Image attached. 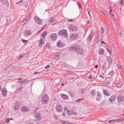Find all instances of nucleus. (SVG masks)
Returning <instances> with one entry per match:
<instances>
[{
  "mask_svg": "<svg viewBox=\"0 0 124 124\" xmlns=\"http://www.w3.org/2000/svg\"><path fill=\"white\" fill-rule=\"evenodd\" d=\"M69 50L72 52L75 51L79 54H82L84 53V49L81 47H70Z\"/></svg>",
  "mask_w": 124,
  "mask_h": 124,
  "instance_id": "1",
  "label": "nucleus"
},
{
  "mask_svg": "<svg viewBox=\"0 0 124 124\" xmlns=\"http://www.w3.org/2000/svg\"><path fill=\"white\" fill-rule=\"evenodd\" d=\"M49 97L48 95L46 94H44L42 97L41 101L42 104H45L48 102Z\"/></svg>",
  "mask_w": 124,
  "mask_h": 124,
  "instance_id": "2",
  "label": "nucleus"
},
{
  "mask_svg": "<svg viewBox=\"0 0 124 124\" xmlns=\"http://www.w3.org/2000/svg\"><path fill=\"white\" fill-rule=\"evenodd\" d=\"M68 31L70 32H76L77 31L78 29L77 27L72 24L69 25L68 27Z\"/></svg>",
  "mask_w": 124,
  "mask_h": 124,
  "instance_id": "3",
  "label": "nucleus"
},
{
  "mask_svg": "<svg viewBox=\"0 0 124 124\" xmlns=\"http://www.w3.org/2000/svg\"><path fill=\"white\" fill-rule=\"evenodd\" d=\"M58 33L59 35L63 36L66 38H67L68 33L66 30L63 29L60 31H59Z\"/></svg>",
  "mask_w": 124,
  "mask_h": 124,
  "instance_id": "4",
  "label": "nucleus"
},
{
  "mask_svg": "<svg viewBox=\"0 0 124 124\" xmlns=\"http://www.w3.org/2000/svg\"><path fill=\"white\" fill-rule=\"evenodd\" d=\"M78 36V33L72 34L70 35V37L71 39L72 40H75L77 39Z\"/></svg>",
  "mask_w": 124,
  "mask_h": 124,
  "instance_id": "5",
  "label": "nucleus"
},
{
  "mask_svg": "<svg viewBox=\"0 0 124 124\" xmlns=\"http://www.w3.org/2000/svg\"><path fill=\"white\" fill-rule=\"evenodd\" d=\"M62 106L59 104H57L55 108V109L58 112H61L63 111Z\"/></svg>",
  "mask_w": 124,
  "mask_h": 124,
  "instance_id": "6",
  "label": "nucleus"
},
{
  "mask_svg": "<svg viewBox=\"0 0 124 124\" xmlns=\"http://www.w3.org/2000/svg\"><path fill=\"white\" fill-rule=\"evenodd\" d=\"M23 33L24 36H31L32 34L30 30H24L23 32Z\"/></svg>",
  "mask_w": 124,
  "mask_h": 124,
  "instance_id": "7",
  "label": "nucleus"
},
{
  "mask_svg": "<svg viewBox=\"0 0 124 124\" xmlns=\"http://www.w3.org/2000/svg\"><path fill=\"white\" fill-rule=\"evenodd\" d=\"M34 19L37 24L40 25L42 24V21L37 16H35Z\"/></svg>",
  "mask_w": 124,
  "mask_h": 124,
  "instance_id": "8",
  "label": "nucleus"
},
{
  "mask_svg": "<svg viewBox=\"0 0 124 124\" xmlns=\"http://www.w3.org/2000/svg\"><path fill=\"white\" fill-rule=\"evenodd\" d=\"M15 106L14 107V110L16 111L18 110L20 107V105L19 102H16L15 104Z\"/></svg>",
  "mask_w": 124,
  "mask_h": 124,
  "instance_id": "9",
  "label": "nucleus"
},
{
  "mask_svg": "<svg viewBox=\"0 0 124 124\" xmlns=\"http://www.w3.org/2000/svg\"><path fill=\"white\" fill-rule=\"evenodd\" d=\"M116 96L115 95H112L109 98V102L110 103L113 102L116 100Z\"/></svg>",
  "mask_w": 124,
  "mask_h": 124,
  "instance_id": "10",
  "label": "nucleus"
},
{
  "mask_svg": "<svg viewBox=\"0 0 124 124\" xmlns=\"http://www.w3.org/2000/svg\"><path fill=\"white\" fill-rule=\"evenodd\" d=\"M51 39L53 41L57 39V35L55 33H53L51 34Z\"/></svg>",
  "mask_w": 124,
  "mask_h": 124,
  "instance_id": "11",
  "label": "nucleus"
},
{
  "mask_svg": "<svg viewBox=\"0 0 124 124\" xmlns=\"http://www.w3.org/2000/svg\"><path fill=\"white\" fill-rule=\"evenodd\" d=\"M29 110V108L25 106L22 107L21 108V111L23 112H27Z\"/></svg>",
  "mask_w": 124,
  "mask_h": 124,
  "instance_id": "12",
  "label": "nucleus"
},
{
  "mask_svg": "<svg viewBox=\"0 0 124 124\" xmlns=\"http://www.w3.org/2000/svg\"><path fill=\"white\" fill-rule=\"evenodd\" d=\"M34 114L36 116L35 117V118L37 120H39L40 119L39 117L40 114L39 112L35 111L34 112Z\"/></svg>",
  "mask_w": 124,
  "mask_h": 124,
  "instance_id": "13",
  "label": "nucleus"
},
{
  "mask_svg": "<svg viewBox=\"0 0 124 124\" xmlns=\"http://www.w3.org/2000/svg\"><path fill=\"white\" fill-rule=\"evenodd\" d=\"M1 93L2 95L4 97L6 96L7 95V90L5 88H3L2 89Z\"/></svg>",
  "mask_w": 124,
  "mask_h": 124,
  "instance_id": "14",
  "label": "nucleus"
},
{
  "mask_svg": "<svg viewBox=\"0 0 124 124\" xmlns=\"http://www.w3.org/2000/svg\"><path fill=\"white\" fill-rule=\"evenodd\" d=\"M61 95L64 100H66L68 99V96L65 94H61Z\"/></svg>",
  "mask_w": 124,
  "mask_h": 124,
  "instance_id": "15",
  "label": "nucleus"
},
{
  "mask_svg": "<svg viewBox=\"0 0 124 124\" xmlns=\"http://www.w3.org/2000/svg\"><path fill=\"white\" fill-rule=\"evenodd\" d=\"M57 45L58 46H64L65 45L60 40H59L57 42Z\"/></svg>",
  "mask_w": 124,
  "mask_h": 124,
  "instance_id": "16",
  "label": "nucleus"
},
{
  "mask_svg": "<svg viewBox=\"0 0 124 124\" xmlns=\"http://www.w3.org/2000/svg\"><path fill=\"white\" fill-rule=\"evenodd\" d=\"M73 114V111L72 110H68L67 113V115L68 116H70Z\"/></svg>",
  "mask_w": 124,
  "mask_h": 124,
  "instance_id": "17",
  "label": "nucleus"
},
{
  "mask_svg": "<svg viewBox=\"0 0 124 124\" xmlns=\"http://www.w3.org/2000/svg\"><path fill=\"white\" fill-rule=\"evenodd\" d=\"M103 93L105 95L107 96H109V93L108 92L107 90L106 89L103 90Z\"/></svg>",
  "mask_w": 124,
  "mask_h": 124,
  "instance_id": "18",
  "label": "nucleus"
},
{
  "mask_svg": "<svg viewBox=\"0 0 124 124\" xmlns=\"http://www.w3.org/2000/svg\"><path fill=\"white\" fill-rule=\"evenodd\" d=\"M107 58L108 60V62L109 64H111L112 63V60L108 56L107 57Z\"/></svg>",
  "mask_w": 124,
  "mask_h": 124,
  "instance_id": "19",
  "label": "nucleus"
},
{
  "mask_svg": "<svg viewBox=\"0 0 124 124\" xmlns=\"http://www.w3.org/2000/svg\"><path fill=\"white\" fill-rule=\"evenodd\" d=\"M23 84H26L29 82V81L27 79H22Z\"/></svg>",
  "mask_w": 124,
  "mask_h": 124,
  "instance_id": "20",
  "label": "nucleus"
},
{
  "mask_svg": "<svg viewBox=\"0 0 124 124\" xmlns=\"http://www.w3.org/2000/svg\"><path fill=\"white\" fill-rule=\"evenodd\" d=\"M100 36L99 34H98V36H97V41H96V43L97 44L99 43L100 41H101V39L100 38Z\"/></svg>",
  "mask_w": 124,
  "mask_h": 124,
  "instance_id": "21",
  "label": "nucleus"
},
{
  "mask_svg": "<svg viewBox=\"0 0 124 124\" xmlns=\"http://www.w3.org/2000/svg\"><path fill=\"white\" fill-rule=\"evenodd\" d=\"M117 99L118 102H121L123 100L122 98L120 97H118Z\"/></svg>",
  "mask_w": 124,
  "mask_h": 124,
  "instance_id": "22",
  "label": "nucleus"
},
{
  "mask_svg": "<svg viewBox=\"0 0 124 124\" xmlns=\"http://www.w3.org/2000/svg\"><path fill=\"white\" fill-rule=\"evenodd\" d=\"M43 39H42L40 40V42H39V46H43Z\"/></svg>",
  "mask_w": 124,
  "mask_h": 124,
  "instance_id": "23",
  "label": "nucleus"
},
{
  "mask_svg": "<svg viewBox=\"0 0 124 124\" xmlns=\"http://www.w3.org/2000/svg\"><path fill=\"white\" fill-rule=\"evenodd\" d=\"M31 18V16L30 15L28 16L26 18L25 20H24L26 22H28L29 20V19Z\"/></svg>",
  "mask_w": 124,
  "mask_h": 124,
  "instance_id": "24",
  "label": "nucleus"
},
{
  "mask_svg": "<svg viewBox=\"0 0 124 124\" xmlns=\"http://www.w3.org/2000/svg\"><path fill=\"white\" fill-rule=\"evenodd\" d=\"M18 82L20 84H23L22 79L20 78L18 79Z\"/></svg>",
  "mask_w": 124,
  "mask_h": 124,
  "instance_id": "25",
  "label": "nucleus"
},
{
  "mask_svg": "<svg viewBox=\"0 0 124 124\" xmlns=\"http://www.w3.org/2000/svg\"><path fill=\"white\" fill-rule=\"evenodd\" d=\"M104 31V29L102 27H101L100 30V32L103 33Z\"/></svg>",
  "mask_w": 124,
  "mask_h": 124,
  "instance_id": "26",
  "label": "nucleus"
},
{
  "mask_svg": "<svg viewBox=\"0 0 124 124\" xmlns=\"http://www.w3.org/2000/svg\"><path fill=\"white\" fill-rule=\"evenodd\" d=\"M97 94L98 96L99 97H102L101 93L99 92H97Z\"/></svg>",
  "mask_w": 124,
  "mask_h": 124,
  "instance_id": "27",
  "label": "nucleus"
},
{
  "mask_svg": "<svg viewBox=\"0 0 124 124\" xmlns=\"http://www.w3.org/2000/svg\"><path fill=\"white\" fill-rule=\"evenodd\" d=\"M100 54L101 55H103L104 54V50L103 49H101V51L100 52Z\"/></svg>",
  "mask_w": 124,
  "mask_h": 124,
  "instance_id": "28",
  "label": "nucleus"
},
{
  "mask_svg": "<svg viewBox=\"0 0 124 124\" xmlns=\"http://www.w3.org/2000/svg\"><path fill=\"white\" fill-rule=\"evenodd\" d=\"M60 59V57L59 55L56 54L54 57V59L56 60H58Z\"/></svg>",
  "mask_w": 124,
  "mask_h": 124,
  "instance_id": "29",
  "label": "nucleus"
},
{
  "mask_svg": "<svg viewBox=\"0 0 124 124\" xmlns=\"http://www.w3.org/2000/svg\"><path fill=\"white\" fill-rule=\"evenodd\" d=\"M122 85L121 84L118 83L116 85V86L117 87H121Z\"/></svg>",
  "mask_w": 124,
  "mask_h": 124,
  "instance_id": "30",
  "label": "nucleus"
},
{
  "mask_svg": "<svg viewBox=\"0 0 124 124\" xmlns=\"http://www.w3.org/2000/svg\"><path fill=\"white\" fill-rule=\"evenodd\" d=\"M118 120L119 123L121 122L124 121V118H120L119 119H118Z\"/></svg>",
  "mask_w": 124,
  "mask_h": 124,
  "instance_id": "31",
  "label": "nucleus"
},
{
  "mask_svg": "<svg viewBox=\"0 0 124 124\" xmlns=\"http://www.w3.org/2000/svg\"><path fill=\"white\" fill-rule=\"evenodd\" d=\"M95 93V92L94 90H92L91 92V94L92 95H94Z\"/></svg>",
  "mask_w": 124,
  "mask_h": 124,
  "instance_id": "32",
  "label": "nucleus"
},
{
  "mask_svg": "<svg viewBox=\"0 0 124 124\" xmlns=\"http://www.w3.org/2000/svg\"><path fill=\"white\" fill-rule=\"evenodd\" d=\"M93 33L92 32H91L90 35V41H91V40L92 39L93 35Z\"/></svg>",
  "mask_w": 124,
  "mask_h": 124,
  "instance_id": "33",
  "label": "nucleus"
},
{
  "mask_svg": "<svg viewBox=\"0 0 124 124\" xmlns=\"http://www.w3.org/2000/svg\"><path fill=\"white\" fill-rule=\"evenodd\" d=\"M69 93L71 97H73L74 96V94L71 91H70Z\"/></svg>",
  "mask_w": 124,
  "mask_h": 124,
  "instance_id": "34",
  "label": "nucleus"
},
{
  "mask_svg": "<svg viewBox=\"0 0 124 124\" xmlns=\"http://www.w3.org/2000/svg\"><path fill=\"white\" fill-rule=\"evenodd\" d=\"M47 33V32L46 31H45L43 32L42 35H41V36L42 37H43L44 36H45L46 34Z\"/></svg>",
  "mask_w": 124,
  "mask_h": 124,
  "instance_id": "35",
  "label": "nucleus"
},
{
  "mask_svg": "<svg viewBox=\"0 0 124 124\" xmlns=\"http://www.w3.org/2000/svg\"><path fill=\"white\" fill-rule=\"evenodd\" d=\"M114 73V71L113 70H111L110 72H109L108 73V74L109 75H113Z\"/></svg>",
  "mask_w": 124,
  "mask_h": 124,
  "instance_id": "36",
  "label": "nucleus"
},
{
  "mask_svg": "<svg viewBox=\"0 0 124 124\" xmlns=\"http://www.w3.org/2000/svg\"><path fill=\"white\" fill-rule=\"evenodd\" d=\"M37 122L38 124H46L45 123L40 122L39 121H37Z\"/></svg>",
  "mask_w": 124,
  "mask_h": 124,
  "instance_id": "37",
  "label": "nucleus"
},
{
  "mask_svg": "<svg viewBox=\"0 0 124 124\" xmlns=\"http://www.w3.org/2000/svg\"><path fill=\"white\" fill-rule=\"evenodd\" d=\"M110 83V82L109 81H107L105 83V84L106 85H108Z\"/></svg>",
  "mask_w": 124,
  "mask_h": 124,
  "instance_id": "38",
  "label": "nucleus"
},
{
  "mask_svg": "<svg viewBox=\"0 0 124 124\" xmlns=\"http://www.w3.org/2000/svg\"><path fill=\"white\" fill-rule=\"evenodd\" d=\"M57 21L56 20H54L52 22L51 25H54L56 23Z\"/></svg>",
  "mask_w": 124,
  "mask_h": 124,
  "instance_id": "39",
  "label": "nucleus"
},
{
  "mask_svg": "<svg viewBox=\"0 0 124 124\" xmlns=\"http://www.w3.org/2000/svg\"><path fill=\"white\" fill-rule=\"evenodd\" d=\"M117 67L118 69L119 70H121L122 69V67L121 65L120 64H119L117 65Z\"/></svg>",
  "mask_w": 124,
  "mask_h": 124,
  "instance_id": "40",
  "label": "nucleus"
},
{
  "mask_svg": "<svg viewBox=\"0 0 124 124\" xmlns=\"http://www.w3.org/2000/svg\"><path fill=\"white\" fill-rule=\"evenodd\" d=\"M22 41L24 44H26L28 40H25L24 39H22Z\"/></svg>",
  "mask_w": 124,
  "mask_h": 124,
  "instance_id": "41",
  "label": "nucleus"
},
{
  "mask_svg": "<svg viewBox=\"0 0 124 124\" xmlns=\"http://www.w3.org/2000/svg\"><path fill=\"white\" fill-rule=\"evenodd\" d=\"M82 100H83V99L82 98L79 99L76 102L77 103H78L79 101H81Z\"/></svg>",
  "mask_w": 124,
  "mask_h": 124,
  "instance_id": "42",
  "label": "nucleus"
},
{
  "mask_svg": "<svg viewBox=\"0 0 124 124\" xmlns=\"http://www.w3.org/2000/svg\"><path fill=\"white\" fill-rule=\"evenodd\" d=\"M9 118H7L5 120V122H6L7 124L9 123Z\"/></svg>",
  "mask_w": 124,
  "mask_h": 124,
  "instance_id": "43",
  "label": "nucleus"
},
{
  "mask_svg": "<svg viewBox=\"0 0 124 124\" xmlns=\"http://www.w3.org/2000/svg\"><path fill=\"white\" fill-rule=\"evenodd\" d=\"M53 20V18L52 17L49 20V22L50 23Z\"/></svg>",
  "mask_w": 124,
  "mask_h": 124,
  "instance_id": "44",
  "label": "nucleus"
},
{
  "mask_svg": "<svg viewBox=\"0 0 124 124\" xmlns=\"http://www.w3.org/2000/svg\"><path fill=\"white\" fill-rule=\"evenodd\" d=\"M114 119V121L115 122H116L117 123H119V120H118V119L117 118L116 119Z\"/></svg>",
  "mask_w": 124,
  "mask_h": 124,
  "instance_id": "45",
  "label": "nucleus"
},
{
  "mask_svg": "<svg viewBox=\"0 0 124 124\" xmlns=\"http://www.w3.org/2000/svg\"><path fill=\"white\" fill-rule=\"evenodd\" d=\"M22 88V87H19L17 90V91L19 92L20 91L21 89Z\"/></svg>",
  "mask_w": 124,
  "mask_h": 124,
  "instance_id": "46",
  "label": "nucleus"
},
{
  "mask_svg": "<svg viewBox=\"0 0 124 124\" xmlns=\"http://www.w3.org/2000/svg\"><path fill=\"white\" fill-rule=\"evenodd\" d=\"M120 4H121V5H124V3H123V0H121L120 3Z\"/></svg>",
  "mask_w": 124,
  "mask_h": 124,
  "instance_id": "47",
  "label": "nucleus"
},
{
  "mask_svg": "<svg viewBox=\"0 0 124 124\" xmlns=\"http://www.w3.org/2000/svg\"><path fill=\"white\" fill-rule=\"evenodd\" d=\"M23 56V55L22 54H21L19 56V58H18V59L20 60L21 58Z\"/></svg>",
  "mask_w": 124,
  "mask_h": 124,
  "instance_id": "48",
  "label": "nucleus"
},
{
  "mask_svg": "<svg viewBox=\"0 0 124 124\" xmlns=\"http://www.w3.org/2000/svg\"><path fill=\"white\" fill-rule=\"evenodd\" d=\"M50 67V65H47L45 67V69H48V68H49Z\"/></svg>",
  "mask_w": 124,
  "mask_h": 124,
  "instance_id": "49",
  "label": "nucleus"
},
{
  "mask_svg": "<svg viewBox=\"0 0 124 124\" xmlns=\"http://www.w3.org/2000/svg\"><path fill=\"white\" fill-rule=\"evenodd\" d=\"M101 99L100 97H97L96 98V100L97 101H99Z\"/></svg>",
  "mask_w": 124,
  "mask_h": 124,
  "instance_id": "50",
  "label": "nucleus"
},
{
  "mask_svg": "<svg viewBox=\"0 0 124 124\" xmlns=\"http://www.w3.org/2000/svg\"><path fill=\"white\" fill-rule=\"evenodd\" d=\"M54 117L56 120H57L58 118V117L56 115H54Z\"/></svg>",
  "mask_w": 124,
  "mask_h": 124,
  "instance_id": "51",
  "label": "nucleus"
},
{
  "mask_svg": "<svg viewBox=\"0 0 124 124\" xmlns=\"http://www.w3.org/2000/svg\"><path fill=\"white\" fill-rule=\"evenodd\" d=\"M80 90H82V91L81 92V93L82 94L83 93H84V89H83V88H82V89H80Z\"/></svg>",
  "mask_w": 124,
  "mask_h": 124,
  "instance_id": "52",
  "label": "nucleus"
},
{
  "mask_svg": "<svg viewBox=\"0 0 124 124\" xmlns=\"http://www.w3.org/2000/svg\"><path fill=\"white\" fill-rule=\"evenodd\" d=\"M26 23V21H25L24 20L23 21V22H22L21 23V24L22 25H23L25 24V23Z\"/></svg>",
  "mask_w": 124,
  "mask_h": 124,
  "instance_id": "53",
  "label": "nucleus"
},
{
  "mask_svg": "<svg viewBox=\"0 0 124 124\" xmlns=\"http://www.w3.org/2000/svg\"><path fill=\"white\" fill-rule=\"evenodd\" d=\"M99 77H101L102 78H103V79H104V77L102 76L101 74L100 75H99Z\"/></svg>",
  "mask_w": 124,
  "mask_h": 124,
  "instance_id": "54",
  "label": "nucleus"
},
{
  "mask_svg": "<svg viewBox=\"0 0 124 124\" xmlns=\"http://www.w3.org/2000/svg\"><path fill=\"white\" fill-rule=\"evenodd\" d=\"M61 121L63 124H66V122L65 121L61 120Z\"/></svg>",
  "mask_w": 124,
  "mask_h": 124,
  "instance_id": "55",
  "label": "nucleus"
},
{
  "mask_svg": "<svg viewBox=\"0 0 124 124\" xmlns=\"http://www.w3.org/2000/svg\"><path fill=\"white\" fill-rule=\"evenodd\" d=\"M28 6V3H26L25 4V8H27Z\"/></svg>",
  "mask_w": 124,
  "mask_h": 124,
  "instance_id": "56",
  "label": "nucleus"
},
{
  "mask_svg": "<svg viewBox=\"0 0 124 124\" xmlns=\"http://www.w3.org/2000/svg\"><path fill=\"white\" fill-rule=\"evenodd\" d=\"M50 43H48L46 44V46H50Z\"/></svg>",
  "mask_w": 124,
  "mask_h": 124,
  "instance_id": "57",
  "label": "nucleus"
},
{
  "mask_svg": "<svg viewBox=\"0 0 124 124\" xmlns=\"http://www.w3.org/2000/svg\"><path fill=\"white\" fill-rule=\"evenodd\" d=\"M66 112H63L62 114V115L64 116H65L66 115Z\"/></svg>",
  "mask_w": 124,
  "mask_h": 124,
  "instance_id": "58",
  "label": "nucleus"
},
{
  "mask_svg": "<svg viewBox=\"0 0 124 124\" xmlns=\"http://www.w3.org/2000/svg\"><path fill=\"white\" fill-rule=\"evenodd\" d=\"M114 119H112V120H111L109 121L108 122V123H110L112 122H113V121H114Z\"/></svg>",
  "mask_w": 124,
  "mask_h": 124,
  "instance_id": "59",
  "label": "nucleus"
},
{
  "mask_svg": "<svg viewBox=\"0 0 124 124\" xmlns=\"http://www.w3.org/2000/svg\"><path fill=\"white\" fill-rule=\"evenodd\" d=\"M88 78L89 79H92L93 78V77H92V76L91 75H90L89 76Z\"/></svg>",
  "mask_w": 124,
  "mask_h": 124,
  "instance_id": "60",
  "label": "nucleus"
},
{
  "mask_svg": "<svg viewBox=\"0 0 124 124\" xmlns=\"http://www.w3.org/2000/svg\"><path fill=\"white\" fill-rule=\"evenodd\" d=\"M73 114L74 115H76L77 114V113L76 112H74L73 111Z\"/></svg>",
  "mask_w": 124,
  "mask_h": 124,
  "instance_id": "61",
  "label": "nucleus"
},
{
  "mask_svg": "<svg viewBox=\"0 0 124 124\" xmlns=\"http://www.w3.org/2000/svg\"><path fill=\"white\" fill-rule=\"evenodd\" d=\"M119 35L120 37H121L122 36V34L121 31L120 32Z\"/></svg>",
  "mask_w": 124,
  "mask_h": 124,
  "instance_id": "62",
  "label": "nucleus"
},
{
  "mask_svg": "<svg viewBox=\"0 0 124 124\" xmlns=\"http://www.w3.org/2000/svg\"><path fill=\"white\" fill-rule=\"evenodd\" d=\"M5 121H2L0 122V124H5Z\"/></svg>",
  "mask_w": 124,
  "mask_h": 124,
  "instance_id": "63",
  "label": "nucleus"
},
{
  "mask_svg": "<svg viewBox=\"0 0 124 124\" xmlns=\"http://www.w3.org/2000/svg\"><path fill=\"white\" fill-rule=\"evenodd\" d=\"M73 20L72 19H69L67 21V22H73Z\"/></svg>",
  "mask_w": 124,
  "mask_h": 124,
  "instance_id": "64",
  "label": "nucleus"
}]
</instances>
